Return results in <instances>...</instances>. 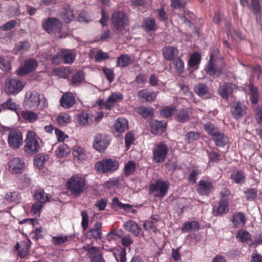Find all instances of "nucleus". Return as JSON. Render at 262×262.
<instances>
[{"instance_id": "nucleus-1", "label": "nucleus", "mask_w": 262, "mask_h": 262, "mask_svg": "<svg viewBox=\"0 0 262 262\" xmlns=\"http://www.w3.org/2000/svg\"><path fill=\"white\" fill-rule=\"evenodd\" d=\"M66 187L71 193L75 196H79L87 188L85 179L80 174L72 176L68 180Z\"/></svg>"}, {"instance_id": "nucleus-2", "label": "nucleus", "mask_w": 262, "mask_h": 262, "mask_svg": "<svg viewBox=\"0 0 262 262\" xmlns=\"http://www.w3.org/2000/svg\"><path fill=\"white\" fill-rule=\"evenodd\" d=\"M42 28L49 34H54L59 38L66 37L68 34L63 31L62 23L57 18L49 17L44 19Z\"/></svg>"}, {"instance_id": "nucleus-3", "label": "nucleus", "mask_w": 262, "mask_h": 262, "mask_svg": "<svg viewBox=\"0 0 262 262\" xmlns=\"http://www.w3.org/2000/svg\"><path fill=\"white\" fill-rule=\"evenodd\" d=\"M169 187L168 181L158 179L155 183L150 185L148 191L155 197L162 198L167 194Z\"/></svg>"}, {"instance_id": "nucleus-4", "label": "nucleus", "mask_w": 262, "mask_h": 262, "mask_svg": "<svg viewBox=\"0 0 262 262\" xmlns=\"http://www.w3.org/2000/svg\"><path fill=\"white\" fill-rule=\"evenodd\" d=\"M96 170L101 173H112L117 170L119 168L117 161L111 159H104L96 163Z\"/></svg>"}, {"instance_id": "nucleus-5", "label": "nucleus", "mask_w": 262, "mask_h": 262, "mask_svg": "<svg viewBox=\"0 0 262 262\" xmlns=\"http://www.w3.org/2000/svg\"><path fill=\"white\" fill-rule=\"evenodd\" d=\"M25 145L24 149L25 152L30 155H34L39 151L40 146L35 134L33 131H28L27 137L25 140Z\"/></svg>"}, {"instance_id": "nucleus-6", "label": "nucleus", "mask_w": 262, "mask_h": 262, "mask_svg": "<svg viewBox=\"0 0 262 262\" xmlns=\"http://www.w3.org/2000/svg\"><path fill=\"white\" fill-rule=\"evenodd\" d=\"M111 141V137L106 134H97L94 137L93 147L99 152H103L109 146Z\"/></svg>"}, {"instance_id": "nucleus-7", "label": "nucleus", "mask_w": 262, "mask_h": 262, "mask_svg": "<svg viewBox=\"0 0 262 262\" xmlns=\"http://www.w3.org/2000/svg\"><path fill=\"white\" fill-rule=\"evenodd\" d=\"M111 20L112 25L118 31L123 30L128 24V16L122 11L114 12L111 15Z\"/></svg>"}, {"instance_id": "nucleus-8", "label": "nucleus", "mask_w": 262, "mask_h": 262, "mask_svg": "<svg viewBox=\"0 0 262 262\" xmlns=\"http://www.w3.org/2000/svg\"><path fill=\"white\" fill-rule=\"evenodd\" d=\"M7 142L10 148L14 150L19 149L23 145L21 132L18 129L10 130L8 136Z\"/></svg>"}, {"instance_id": "nucleus-9", "label": "nucleus", "mask_w": 262, "mask_h": 262, "mask_svg": "<svg viewBox=\"0 0 262 262\" xmlns=\"http://www.w3.org/2000/svg\"><path fill=\"white\" fill-rule=\"evenodd\" d=\"M168 152V147L163 142L156 144L152 150L153 161L156 163L164 162Z\"/></svg>"}, {"instance_id": "nucleus-10", "label": "nucleus", "mask_w": 262, "mask_h": 262, "mask_svg": "<svg viewBox=\"0 0 262 262\" xmlns=\"http://www.w3.org/2000/svg\"><path fill=\"white\" fill-rule=\"evenodd\" d=\"M24 87L23 82L15 78L8 79L5 82V90L8 94L16 95L21 91Z\"/></svg>"}, {"instance_id": "nucleus-11", "label": "nucleus", "mask_w": 262, "mask_h": 262, "mask_svg": "<svg viewBox=\"0 0 262 262\" xmlns=\"http://www.w3.org/2000/svg\"><path fill=\"white\" fill-rule=\"evenodd\" d=\"M214 189L213 182L207 179H201L196 187L197 192L201 195L208 196Z\"/></svg>"}, {"instance_id": "nucleus-12", "label": "nucleus", "mask_w": 262, "mask_h": 262, "mask_svg": "<svg viewBox=\"0 0 262 262\" xmlns=\"http://www.w3.org/2000/svg\"><path fill=\"white\" fill-rule=\"evenodd\" d=\"M39 100V94L36 91H28L26 93L24 100V105L29 108L38 107Z\"/></svg>"}, {"instance_id": "nucleus-13", "label": "nucleus", "mask_w": 262, "mask_h": 262, "mask_svg": "<svg viewBox=\"0 0 262 262\" xmlns=\"http://www.w3.org/2000/svg\"><path fill=\"white\" fill-rule=\"evenodd\" d=\"M128 128V121L124 118L120 117L116 120L113 127V132L116 136H120Z\"/></svg>"}, {"instance_id": "nucleus-14", "label": "nucleus", "mask_w": 262, "mask_h": 262, "mask_svg": "<svg viewBox=\"0 0 262 262\" xmlns=\"http://www.w3.org/2000/svg\"><path fill=\"white\" fill-rule=\"evenodd\" d=\"M38 67V62L34 59L26 60L23 66L20 67L18 71V74L24 76L34 71Z\"/></svg>"}, {"instance_id": "nucleus-15", "label": "nucleus", "mask_w": 262, "mask_h": 262, "mask_svg": "<svg viewBox=\"0 0 262 262\" xmlns=\"http://www.w3.org/2000/svg\"><path fill=\"white\" fill-rule=\"evenodd\" d=\"M236 89V84L231 82H226L219 86L218 92L223 99L227 100L229 96L232 94Z\"/></svg>"}, {"instance_id": "nucleus-16", "label": "nucleus", "mask_w": 262, "mask_h": 262, "mask_svg": "<svg viewBox=\"0 0 262 262\" xmlns=\"http://www.w3.org/2000/svg\"><path fill=\"white\" fill-rule=\"evenodd\" d=\"M24 167L25 163L19 158H14L9 162V170L12 173H21Z\"/></svg>"}, {"instance_id": "nucleus-17", "label": "nucleus", "mask_w": 262, "mask_h": 262, "mask_svg": "<svg viewBox=\"0 0 262 262\" xmlns=\"http://www.w3.org/2000/svg\"><path fill=\"white\" fill-rule=\"evenodd\" d=\"M229 210L228 201L227 199L220 200L216 205L213 206L212 213L214 216H220L226 214Z\"/></svg>"}, {"instance_id": "nucleus-18", "label": "nucleus", "mask_w": 262, "mask_h": 262, "mask_svg": "<svg viewBox=\"0 0 262 262\" xmlns=\"http://www.w3.org/2000/svg\"><path fill=\"white\" fill-rule=\"evenodd\" d=\"M138 99L142 101L152 102H154L157 97V93L147 89H143L138 91L137 93Z\"/></svg>"}, {"instance_id": "nucleus-19", "label": "nucleus", "mask_w": 262, "mask_h": 262, "mask_svg": "<svg viewBox=\"0 0 262 262\" xmlns=\"http://www.w3.org/2000/svg\"><path fill=\"white\" fill-rule=\"evenodd\" d=\"M204 70L209 76H213L215 74L221 75L222 70L220 68L216 67L214 63V55L211 54L209 56V60L207 64L204 67Z\"/></svg>"}, {"instance_id": "nucleus-20", "label": "nucleus", "mask_w": 262, "mask_h": 262, "mask_svg": "<svg viewBox=\"0 0 262 262\" xmlns=\"http://www.w3.org/2000/svg\"><path fill=\"white\" fill-rule=\"evenodd\" d=\"M190 114L189 109L187 107L176 110L174 119L179 123H185L190 120Z\"/></svg>"}, {"instance_id": "nucleus-21", "label": "nucleus", "mask_w": 262, "mask_h": 262, "mask_svg": "<svg viewBox=\"0 0 262 262\" xmlns=\"http://www.w3.org/2000/svg\"><path fill=\"white\" fill-rule=\"evenodd\" d=\"M76 102L75 95L71 92L64 93L60 99L61 106L64 108H70L72 107Z\"/></svg>"}, {"instance_id": "nucleus-22", "label": "nucleus", "mask_w": 262, "mask_h": 262, "mask_svg": "<svg viewBox=\"0 0 262 262\" xmlns=\"http://www.w3.org/2000/svg\"><path fill=\"white\" fill-rule=\"evenodd\" d=\"M212 140L214 142L215 145L220 147H225L229 142L228 136L223 132L219 130L214 134L211 137Z\"/></svg>"}, {"instance_id": "nucleus-23", "label": "nucleus", "mask_w": 262, "mask_h": 262, "mask_svg": "<svg viewBox=\"0 0 262 262\" xmlns=\"http://www.w3.org/2000/svg\"><path fill=\"white\" fill-rule=\"evenodd\" d=\"M123 98V95L120 93H113L107 100L103 102V106L107 110L112 109L118 102L121 101Z\"/></svg>"}, {"instance_id": "nucleus-24", "label": "nucleus", "mask_w": 262, "mask_h": 262, "mask_svg": "<svg viewBox=\"0 0 262 262\" xmlns=\"http://www.w3.org/2000/svg\"><path fill=\"white\" fill-rule=\"evenodd\" d=\"M165 122L154 120L150 123V129L152 134L155 135H161L163 133L166 127Z\"/></svg>"}, {"instance_id": "nucleus-25", "label": "nucleus", "mask_w": 262, "mask_h": 262, "mask_svg": "<svg viewBox=\"0 0 262 262\" xmlns=\"http://www.w3.org/2000/svg\"><path fill=\"white\" fill-rule=\"evenodd\" d=\"M102 224L100 222H96L93 228H91L88 232L86 236L89 239L94 238L96 240L101 239Z\"/></svg>"}, {"instance_id": "nucleus-26", "label": "nucleus", "mask_w": 262, "mask_h": 262, "mask_svg": "<svg viewBox=\"0 0 262 262\" xmlns=\"http://www.w3.org/2000/svg\"><path fill=\"white\" fill-rule=\"evenodd\" d=\"M162 53L164 58L167 61H171L177 57L179 54L178 49L174 46H165L163 50Z\"/></svg>"}, {"instance_id": "nucleus-27", "label": "nucleus", "mask_w": 262, "mask_h": 262, "mask_svg": "<svg viewBox=\"0 0 262 262\" xmlns=\"http://www.w3.org/2000/svg\"><path fill=\"white\" fill-rule=\"evenodd\" d=\"M61 17L66 23H69L74 20L75 15L73 9L69 5H66L61 13Z\"/></svg>"}, {"instance_id": "nucleus-28", "label": "nucleus", "mask_w": 262, "mask_h": 262, "mask_svg": "<svg viewBox=\"0 0 262 262\" xmlns=\"http://www.w3.org/2000/svg\"><path fill=\"white\" fill-rule=\"evenodd\" d=\"M124 227L126 231L132 232L136 236L139 235L141 231V228L133 220L127 221L124 224Z\"/></svg>"}, {"instance_id": "nucleus-29", "label": "nucleus", "mask_w": 262, "mask_h": 262, "mask_svg": "<svg viewBox=\"0 0 262 262\" xmlns=\"http://www.w3.org/2000/svg\"><path fill=\"white\" fill-rule=\"evenodd\" d=\"M230 179L236 184H244L246 180L244 172L241 170H234L230 174Z\"/></svg>"}, {"instance_id": "nucleus-30", "label": "nucleus", "mask_w": 262, "mask_h": 262, "mask_svg": "<svg viewBox=\"0 0 262 262\" xmlns=\"http://www.w3.org/2000/svg\"><path fill=\"white\" fill-rule=\"evenodd\" d=\"M232 221L235 226L240 227L244 226L246 222L245 214L241 212H234Z\"/></svg>"}, {"instance_id": "nucleus-31", "label": "nucleus", "mask_w": 262, "mask_h": 262, "mask_svg": "<svg viewBox=\"0 0 262 262\" xmlns=\"http://www.w3.org/2000/svg\"><path fill=\"white\" fill-rule=\"evenodd\" d=\"M34 198L37 202L45 204V203L50 201L51 196L49 194L46 193L43 190L39 189L35 191Z\"/></svg>"}, {"instance_id": "nucleus-32", "label": "nucleus", "mask_w": 262, "mask_h": 262, "mask_svg": "<svg viewBox=\"0 0 262 262\" xmlns=\"http://www.w3.org/2000/svg\"><path fill=\"white\" fill-rule=\"evenodd\" d=\"M200 228V226L199 222L196 221H192L183 223L181 230L184 232H189L192 231L198 230Z\"/></svg>"}, {"instance_id": "nucleus-33", "label": "nucleus", "mask_w": 262, "mask_h": 262, "mask_svg": "<svg viewBox=\"0 0 262 262\" xmlns=\"http://www.w3.org/2000/svg\"><path fill=\"white\" fill-rule=\"evenodd\" d=\"M21 117L26 122L28 123H33L38 118L36 113L32 111L28 110L21 111Z\"/></svg>"}, {"instance_id": "nucleus-34", "label": "nucleus", "mask_w": 262, "mask_h": 262, "mask_svg": "<svg viewBox=\"0 0 262 262\" xmlns=\"http://www.w3.org/2000/svg\"><path fill=\"white\" fill-rule=\"evenodd\" d=\"M48 159L49 157L47 155L42 153L38 154L34 157V164L38 169H42L44 167L45 162Z\"/></svg>"}, {"instance_id": "nucleus-35", "label": "nucleus", "mask_w": 262, "mask_h": 262, "mask_svg": "<svg viewBox=\"0 0 262 262\" xmlns=\"http://www.w3.org/2000/svg\"><path fill=\"white\" fill-rule=\"evenodd\" d=\"M156 20L153 18L147 17L143 20L141 27L146 32H151L155 30Z\"/></svg>"}, {"instance_id": "nucleus-36", "label": "nucleus", "mask_w": 262, "mask_h": 262, "mask_svg": "<svg viewBox=\"0 0 262 262\" xmlns=\"http://www.w3.org/2000/svg\"><path fill=\"white\" fill-rule=\"evenodd\" d=\"M132 61V58L129 55L121 54L117 58L116 66L125 68L130 64Z\"/></svg>"}, {"instance_id": "nucleus-37", "label": "nucleus", "mask_w": 262, "mask_h": 262, "mask_svg": "<svg viewBox=\"0 0 262 262\" xmlns=\"http://www.w3.org/2000/svg\"><path fill=\"white\" fill-rule=\"evenodd\" d=\"M19 108V105L12 101L11 98H9L5 102L0 105V111L9 110L16 111Z\"/></svg>"}, {"instance_id": "nucleus-38", "label": "nucleus", "mask_w": 262, "mask_h": 262, "mask_svg": "<svg viewBox=\"0 0 262 262\" xmlns=\"http://www.w3.org/2000/svg\"><path fill=\"white\" fill-rule=\"evenodd\" d=\"M84 79V74L82 71L75 73L71 77V83L74 86L79 85Z\"/></svg>"}, {"instance_id": "nucleus-39", "label": "nucleus", "mask_w": 262, "mask_h": 262, "mask_svg": "<svg viewBox=\"0 0 262 262\" xmlns=\"http://www.w3.org/2000/svg\"><path fill=\"white\" fill-rule=\"evenodd\" d=\"M73 155L74 157L80 161H83L86 160V155L85 150L78 146H75L73 149Z\"/></svg>"}, {"instance_id": "nucleus-40", "label": "nucleus", "mask_w": 262, "mask_h": 262, "mask_svg": "<svg viewBox=\"0 0 262 262\" xmlns=\"http://www.w3.org/2000/svg\"><path fill=\"white\" fill-rule=\"evenodd\" d=\"M202 59L201 55L198 52L193 53L190 56L188 64L190 67L198 66Z\"/></svg>"}, {"instance_id": "nucleus-41", "label": "nucleus", "mask_w": 262, "mask_h": 262, "mask_svg": "<svg viewBox=\"0 0 262 262\" xmlns=\"http://www.w3.org/2000/svg\"><path fill=\"white\" fill-rule=\"evenodd\" d=\"M245 113V106L240 103H237L232 111V114L234 117L236 119L242 118Z\"/></svg>"}, {"instance_id": "nucleus-42", "label": "nucleus", "mask_w": 262, "mask_h": 262, "mask_svg": "<svg viewBox=\"0 0 262 262\" xmlns=\"http://www.w3.org/2000/svg\"><path fill=\"white\" fill-rule=\"evenodd\" d=\"M78 123L81 125H90L92 123V119L90 118L89 114L82 112L77 117Z\"/></svg>"}, {"instance_id": "nucleus-43", "label": "nucleus", "mask_w": 262, "mask_h": 262, "mask_svg": "<svg viewBox=\"0 0 262 262\" xmlns=\"http://www.w3.org/2000/svg\"><path fill=\"white\" fill-rule=\"evenodd\" d=\"M194 92L200 97H203L207 94L209 90L206 84L199 83L194 87Z\"/></svg>"}, {"instance_id": "nucleus-44", "label": "nucleus", "mask_w": 262, "mask_h": 262, "mask_svg": "<svg viewBox=\"0 0 262 262\" xmlns=\"http://www.w3.org/2000/svg\"><path fill=\"white\" fill-rule=\"evenodd\" d=\"M137 112L145 119L151 117L154 115L153 109L150 107L140 106L137 108Z\"/></svg>"}, {"instance_id": "nucleus-45", "label": "nucleus", "mask_w": 262, "mask_h": 262, "mask_svg": "<svg viewBox=\"0 0 262 262\" xmlns=\"http://www.w3.org/2000/svg\"><path fill=\"white\" fill-rule=\"evenodd\" d=\"M70 152L69 146L64 143L59 145L56 150V154L59 158H62L68 155Z\"/></svg>"}, {"instance_id": "nucleus-46", "label": "nucleus", "mask_w": 262, "mask_h": 262, "mask_svg": "<svg viewBox=\"0 0 262 262\" xmlns=\"http://www.w3.org/2000/svg\"><path fill=\"white\" fill-rule=\"evenodd\" d=\"M136 166L133 161H128L124 168V174L126 177H128L133 174L136 171Z\"/></svg>"}, {"instance_id": "nucleus-47", "label": "nucleus", "mask_w": 262, "mask_h": 262, "mask_svg": "<svg viewBox=\"0 0 262 262\" xmlns=\"http://www.w3.org/2000/svg\"><path fill=\"white\" fill-rule=\"evenodd\" d=\"M251 1L249 9L252 11L255 15H259L261 10L259 0H251Z\"/></svg>"}, {"instance_id": "nucleus-48", "label": "nucleus", "mask_w": 262, "mask_h": 262, "mask_svg": "<svg viewBox=\"0 0 262 262\" xmlns=\"http://www.w3.org/2000/svg\"><path fill=\"white\" fill-rule=\"evenodd\" d=\"M75 59V55L74 53L69 50L63 49V63L64 64L72 63Z\"/></svg>"}, {"instance_id": "nucleus-49", "label": "nucleus", "mask_w": 262, "mask_h": 262, "mask_svg": "<svg viewBox=\"0 0 262 262\" xmlns=\"http://www.w3.org/2000/svg\"><path fill=\"white\" fill-rule=\"evenodd\" d=\"M236 238L242 243L251 241V235L247 231L244 229L238 230Z\"/></svg>"}, {"instance_id": "nucleus-50", "label": "nucleus", "mask_w": 262, "mask_h": 262, "mask_svg": "<svg viewBox=\"0 0 262 262\" xmlns=\"http://www.w3.org/2000/svg\"><path fill=\"white\" fill-rule=\"evenodd\" d=\"M56 121L59 125L64 126L71 122V117L67 114H61L57 116Z\"/></svg>"}, {"instance_id": "nucleus-51", "label": "nucleus", "mask_w": 262, "mask_h": 262, "mask_svg": "<svg viewBox=\"0 0 262 262\" xmlns=\"http://www.w3.org/2000/svg\"><path fill=\"white\" fill-rule=\"evenodd\" d=\"M29 253V246L25 241L20 242V248L17 253L20 258H24Z\"/></svg>"}, {"instance_id": "nucleus-52", "label": "nucleus", "mask_w": 262, "mask_h": 262, "mask_svg": "<svg viewBox=\"0 0 262 262\" xmlns=\"http://www.w3.org/2000/svg\"><path fill=\"white\" fill-rule=\"evenodd\" d=\"M244 194L247 200L254 201L257 196V190L254 188H248L244 191Z\"/></svg>"}, {"instance_id": "nucleus-53", "label": "nucleus", "mask_w": 262, "mask_h": 262, "mask_svg": "<svg viewBox=\"0 0 262 262\" xmlns=\"http://www.w3.org/2000/svg\"><path fill=\"white\" fill-rule=\"evenodd\" d=\"M176 111V107L175 106H169L162 109L160 112V115L164 118H168L171 117Z\"/></svg>"}, {"instance_id": "nucleus-54", "label": "nucleus", "mask_w": 262, "mask_h": 262, "mask_svg": "<svg viewBox=\"0 0 262 262\" xmlns=\"http://www.w3.org/2000/svg\"><path fill=\"white\" fill-rule=\"evenodd\" d=\"M200 134L196 132H189L185 136V142L190 144L199 139Z\"/></svg>"}, {"instance_id": "nucleus-55", "label": "nucleus", "mask_w": 262, "mask_h": 262, "mask_svg": "<svg viewBox=\"0 0 262 262\" xmlns=\"http://www.w3.org/2000/svg\"><path fill=\"white\" fill-rule=\"evenodd\" d=\"M5 199L9 202L17 203L19 201L20 195L17 192H9L6 194Z\"/></svg>"}, {"instance_id": "nucleus-56", "label": "nucleus", "mask_w": 262, "mask_h": 262, "mask_svg": "<svg viewBox=\"0 0 262 262\" xmlns=\"http://www.w3.org/2000/svg\"><path fill=\"white\" fill-rule=\"evenodd\" d=\"M30 43L28 41H20L15 46L16 52L18 53L21 51H28L30 47Z\"/></svg>"}, {"instance_id": "nucleus-57", "label": "nucleus", "mask_w": 262, "mask_h": 262, "mask_svg": "<svg viewBox=\"0 0 262 262\" xmlns=\"http://www.w3.org/2000/svg\"><path fill=\"white\" fill-rule=\"evenodd\" d=\"M0 69L7 73L11 70L10 61L6 60L3 56H0Z\"/></svg>"}, {"instance_id": "nucleus-58", "label": "nucleus", "mask_w": 262, "mask_h": 262, "mask_svg": "<svg viewBox=\"0 0 262 262\" xmlns=\"http://www.w3.org/2000/svg\"><path fill=\"white\" fill-rule=\"evenodd\" d=\"M81 215L82 216V221L81 223V227L83 230H86L89 226V215L86 211L82 210L81 211Z\"/></svg>"}, {"instance_id": "nucleus-59", "label": "nucleus", "mask_w": 262, "mask_h": 262, "mask_svg": "<svg viewBox=\"0 0 262 262\" xmlns=\"http://www.w3.org/2000/svg\"><path fill=\"white\" fill-rule=\"evenodd\" d=\"M201 173V171L198 169H193L189 173L187 180L191 184H195L197 177Z\"/></svg>"}, {"instance_id": "nucleus-60", "label": "nucleus", "mask_w": 262, "mask_h": 262, "mask_svg": "<svg viewBox=\"0 0 262 262\" xmlns=\"http://www.w3.org/2000/svg\"><path fill=\"white\" fill-rule=\"evenodd\" d=\"M204 130L207 134L211 137L215 134L219 129L214 127L213 124L211 123H207L204 125Z\"/></svg>"}, {"instance_id": "nucleus-61", "label": "nucleus", "mask_w": 262, "mask_h": 262, "mask_svg": "<svg viewBox=\"0 0 262 262\" xmlns=\"http://www.w3.org/2000/svg\"><path fill=\"white\" fill-rule=\"evenodd\" d=\"M135 140L134 133L131 132H127L125 136V146L128 149Z\"/></svg>"}, {"instance_id": "nucleus-62", "label": "nucleus", "mask_w": 262, "mask_h": 262, "mask_svg": "<svg viewBox=\"0 0 262 262\" xmlns=\"http://www.w3.org/2000/svg\"><path fill=\"white\" fill-rule=\"evenodd\" d=\"M31 234L32 235V238L35 241L42 238L45 235L44 232L40 228H37L34 231H33Z\"/></svg>"}, {"instance_id": "nucleus-63", "label": "nucleus", "mask_w": 262, "mask_h": 262, "mask_svg": "<svg viewBox=\"0 0 262 262\" xmlns=\"http://www.w3.org/2000/svg\"><path fill=\"white\" fill-rule=\"evenodd\" d=\"M63 49L60 50L52 58V63L55 64H59L63 63Z\"/></svg>"}, {"instance_id": "nucleus-64", "label": "nucleus", "mask_w": 262, "mask_h": 262, "mask_svg": "<svg viewBox=\"0 0 262 262\" xmlns=\"http://www.w3.org/2000/svg\"><path fill=\"white\" fill-rule=\"evenodd\" d=\"M109 58V55L107 53L104 52L101 50H98L95 56V61L100 62L104 60L107 59Z\"/></svg>"}]
</instances>
